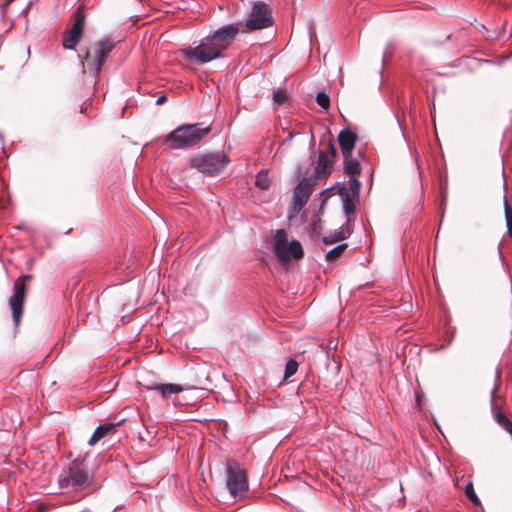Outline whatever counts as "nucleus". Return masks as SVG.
Listing matches in <instances>:
<instances>
[{"label":"nucleus","instance_id":"473e14b6","mask_svg":"<svg viewBox=\"0 0 512 512\" xmlns=\"http://www.w3.org/2000/svg\"><path fill=\"white\" fill-rule=\"evenodd\" d=\"M420 402H421V399H419V397L417 396V403H418V405H420Z\"/></svg>","mask_w":512,"mask_h":512},{"label":"nucleus","instance_id":"0eeeda50","mask_svg":"<svg viewBox=\"0 0 512 512\" xmlns=\"http://www.w3.org/2000/svg\"><path fill=\"white\" fill-rule=\"evenodd\" d=\"M273 251L281 263L288 262L291 259H300L304 254L300 242L294 240L289 243L287 232L283 229L276 231Z\"/></svg>","mask_w":512,"mask_h":512},{"label":"nucleus","instance_id":"7ed1b4c3","mask_svg":"<svg viewBox=\"0 0 512 512\" xmlns=\"http://www.w3.org/2000/svg\"><path fill=\"white\" fill-rule=\"evenodd\" d=\"M115 46V41L110 38H104L87 47L82 61L84 72L88 70L98 78L106 59Z\"/></svg>","mask_w":512,"mask_h":512},{"label":"nucleus","instance_id":"393cba45","mask_svg":"<svg viewBox=\"0 0 512 512\" xmlns=\"http://www.w3.org/2000/svg\"><path fill=\"white\" fill-rule=\"evenodd\" d=\"M349 186L352 194L358 197L361 189V182L359 181V179L356 178L355 176H350Z\"/></svg>","mask_w":512,"mask_h":512},{"label":"nucleus","instance_id":"f257e3e1","mask_svg":"<svg viewBox=\"0 0 512 512\" xmlns=\"http://www.w3.org/2000/svg\"><path fill=\"white\" fill-rule=\"evenodd\" d=\"M238 30L232 25H224L212 34L201 39L198 45L181 50L185 59L198 64H206L220 58L236 39Z\"/></svg>","mask_w":512,"mask_h":512},{"label":"nucleus","instance_id":"9d476101","mask_svg":"<svg viewBox=\"0 0 512 512\" xmlns=\"http://www.w3.org/2000/svg\"><path fill=\"white\" fill-rule=\"evenodd\" d=\"M316 185L315 177L303 178L294 188L291 212L297 214L308 202L313 187Z\"/></svg>","mask_w":512,"mask_h":512},{"label":"nucleus","instance_id":"4468645a","mask_svg":"<svg viewBox=\"0 0 512 512\" xmlns=\"http://www.w3.org/2000/svg\"><path fill=\"white\" fill-rule=\"evenodd\" d=\"M124 419H121L117 422H106L104 424L99 425L94 431L93 435L88 441L90 446L95 445L100 439L104 438L109 434H113L116 431V428L121 425Z\"/></svg>","mask_w":512,"mask_h":512},{"label":"nucleus","instance_id":"6e6552de","mask_svg":"<svg viewBox=\"0 0 512 512\" xmlns=\"http://www.w3.org/2000/svg\"><path fill=\"white\" fill-rule=\"evenodd\" d=\"M226 486L234 497L244 495L248 490V483L245 471L234 460L226 463Z\"/></svg>","mask_w":512,"mask_h":512},{"label":"nucleus","instance_id":"bb28decb","mask_svg":"<svg viewBox=\"0 0 512 512\" xmlns=\"http://www.w3.org/2000/svg\"><path fill=\"white\" fill-rule=\"evenodd\" d=\"M325 154H328V156H329L331 159H333V160L336 158V156H337V150H336L335 145H334L332 142H329V143H328L327 152H325Z\"/></svg>","mask_w":512,"mask_h":512},{"label":"nucleus","instance_id":"2f4dec72","mask_svg":"<svg viewBox=\"0 0 512 512\" xmlns=\"http://www.w3.org/2000/svg\"><path fill=\"white\" fill-rule=\"evenodd\" d=\"M494 397H495V390H493L491 393V398L493 399Z\"/></svg>","mask_w":512,"mask_h":512},{"label":"nucleus","instance_id":"b1692460","mask_svg":"<svg viewBox=\"0 0 512 512\" xmlns=\"http://www.w3.org/2000/svg\"><path fill=\"white\" fill-rule=\"evenodd\" d=\"M316 102L323 109L328 110L330 107V98L325 92H318L316 95Z\"/></svg>","mask_w":512,"mask_h":512},{"label":"nucleus","instance_id":"2eb2a0df","mask_svg":"<svg viewBox=\"0 0 512 512\" xmlns=\"http://www.w3.org/2000/svg\"><path fill=\"white\" fill-rule=\"evenodd\" d=\"M147 389L158 392L163 397V399L166 400L184 390L181 385L174 383L156 384L153 386H148Z\"/></svg>","mask_w":512,"mask_h":512},{"label":"nucleus","instance_id":"6ab92c4d","mask_svg":"<svg viewBox=\"0 0 512 512\" xmlns=\"http://www.w3.org/2000/svg\"><path fill=\"white\" fill-rule=\"evenodd\" d=\"M255 185L261 190L269 189L271 185V179L269 178L268 172L265 170H261L256 175Z\"/></svg>","mask_w":512,"mask_h":512},{"label":"nucleus","instance_id":"f03ea898","mask_svg":"<svg viewBox=\"0 0 512 512\" xmlns=\"http://www.w3.org/2000/svg\"><path fill=\"white\" fill-rule=\"evenodd\" d=\"M211 131L210 126L201 124H184L171 131L165 143L171 149H187L199 144Z\"/></svg>","mask_w":512,"mask_h":512},{"label":"nucleus","instance_id":"4be33fe9","mask_svg":"<svg viewBox=\"0 0 512 512\" xmlns=\"http://www.w3.org/2000/svg\"><path fill=\"white\" fill-rule=\"evenodd\" d=\"M465 494L467 498L474 504V505H480V499L478 498L477 494L475 493L474 487L471 482H469L465 486Z\"/></svg>","mask_w":512,"mask_h":512},{"label":"nucleus","instance_id":"9b49d317","mask_svg":"<svg viewBox=\"0 0 512 512\" xmlns=\"http://www.w3.org/2000/svg\"><path fill=\"white\" fill-rule=\"evenodd\" d=\"M25 299L26 290H15L14 294L9 298V306L12 311L13 322L16 326L20 323Z\"/></svg>","mask_w":512,"mask_h":512},{"label":"nucleus","instance_id":"aec40b11","mask_svg":"<svg viewBox=\"0 0 512 512\" xmlns=\"http://www.w3.org/2000/svg\"><path fill=\"white\" fill-rule=\"evenodd\" d=\"M347 247H348L347 244H340V245L334 247L333 249H331L330 251L327 252L326 260L330 261V262L336 261L338 258H340L343 255V253L346 251Z\"/></svg>","mask_w":512,"mask_h":512},{"label":"nucleus","instance_id":"cd10ccee","mask_svg":"<svg viewBox=\"0 0 512 512\" xmlns=\"http://www.w3.org/2000/svg\"><path fill=\"white\" fill-rule=\"evenodd\" d=\"M339 186H340V185H337V186H335V187H332V188H330V189H326V190L322 191V192H321V196L324 198V201H325V200L330 196L331 191H332V190H334V189H337V190H338V187H339Z\"/></svg>","mask_w":512,"mask_h":512},{"label":"nucleus","instance_id":"39448f33","mask_svg":"<svg viewBox=\"0 0 512 512\" xmlns=\"http://www.w3.org/2000/svg\"><path fill=\"white\" fill-rule=\"evenodd\" d=\"M273 17L269 6L263 2H255L248 14L246 21L231 24L239 33H249L272 26Z\"/></svg>","mask_w":512,"mask_h":512},{"label":"nucleus","instance_id":"a211bd4d","mask_svg":"<svg viewBox=\"0 0 512 512\" xmlns=\"http://www.w3.org/2000/svg\"><path fill=\"white\" fill-rule=\"evenodd\" d=\"M273 103L280 106L290 101V94L286 88H277L272 93Z\"/></svg>","mask_w":512,"mask_h":512},{"label":"nucleus","instance_id":"f3484780","mask_svg":"<svg viewBox=\"0 0 512 512\" xmlns=\"http://www.w3.org/2000/svg\"><path fill=\"white\" fill-rule=\"evenodd\" d=\"M360 171L361 166L357 159L352 158V155L344 158V172L348 176H356L360 173Z\"/></svg>","mask_w":512,"mask_h":512},{"label":"nucleus","instance_id":"ddd939ff","mask_svg":"<svg viewBox=\"0 0 512 512\" xmlns=\"http://www.w3.org/2000/svg\"><path fill=\"white\" fill-rule=\"evenodd\" d=\"M333 163L334 160L331 159L328 154H325L323 151L319 153L315 175L313 176L316 178V181L321 178H327L331 174Z\"/></svg>","mask_w":512,"mask_h":512},{"label":"nucleus","instance_id":"5701e85b","mask_svg":"<svg viewBox=\"0 0 512 512\" xmlns=\"http://www.w3.org/2000/svg\"><path fill=\"white\" fill-rule=\"evenodd\" d=\"M298 369V363L295 360H289L285 366L284 378L288 379L293 376Z\"/></svg>","mask_w":512,"mask_h":512},{"label":"nucleus","instance_id":"423d86ee","mask_svg":"<svg viewBox=\"0 0 512 512\" xmlns=\"http://www.w3.org/2000/svg\"><path fill=\"white\" fill-rule=\"evenodd\" d=\"M229 163L224 153L198 154L189 160V166L207 176H214L223 171Z\"/></svg>","mask_w":512,"mask_h":512},{"label":"nucleus","instance_id":"c85d7f7f","mask_svg":"<svg viewBox=\"0 0 512 512\" xmlns=\"http://www.w3.org/2000/svg\"><path fill=\"white\" fill-rule=\"evenodd\" d=\"M342 239H344V236L342 235V233H340V234H339V236H338L336 239H328L327 237H325V238L323 239V241H324V243H326V244H332V243H334L335 241H337V240H342Z\"/></svg>","mask_w":512,"mask_h":512},{"label":"nucleus","instance_id":"a878e982","mask_svg":"<svg viewBox=\"0 0 512 512\" xmlns=\"http://www.w3.org/2000/svg\"><path fill=\"white\" fill-rule=\"evenodd\" d=\"M33 278L32 275H23L21 277H19L15 284H14V288L15 289H18V288H25L26 284Z\"/></svg>","mask_w":512,"mask_h":512},{"label":"nucleus","instance_id":"c756f323","mask_svg":"<svg viewBox=\"0 0 512 512\" xmlns=\"http://www.w3.org/2000/svg\"><path fill=\"white\" fill-rule=\"evenodd\" d=\"M167 101V97L165 95H161L157 98L156 100V104L157 105H162L164 104L165 102Z\"/></svg>","mask_w":512,"mask_h":512},{"label":"nucleus","instance_id":"7c9ffc66","mask_svg":"<svg viewBox=\"0 0 512 512\" xmlns=\"http://www.w3.org/2000/svg\"><path fill=\"white\" fill-rule=\"evenodd\" d=\"M161 295H162L163 297H166L165 289H162V290H161Z\"/></svg>","mask_w":512,"mask_h":512},{"label":"nucleus","instance_id":"20e7f679","mask_svg":"<svg viewBox=\"0 0 512 512\" xmlns=\"http://www.w3.org/2000/svg\"><path fill=\"white\" fill-rule=\"evenodd\" d=\"M92 475L84 468L83 462L74 460L68 469L61 472L58 477L60 489L66 492L82 491L90 486Z\"/></svg>","mask_w":512,"mask_h":512},{"label":"nucleus","instance_id":"f8f14e48","mask_svg":"<svg viewBox=\"0 0 512 512\" xmlns=\"http://www.w3.org/2000/svg\"><path fill=\"white\" fill-rule=\"evenodd\" d=\"M357 139V135L349 129H344L339 132L338 142L343 158H347V156L352 155Z\"/></svg>","mask_w":512,"mask_h":512},{"label":"nucleus","instance_id":"dca6fc26","mask_svg":"<svg viewBox=\"0 0 512 512\" xmlns=\"http://www.w3.org/2000/svg\"><path fill=\"white\" fill-rule=\"evenodd\" d=\"M338 194L342 197L343 200V210L346 213V215H350L355 212L356 206L355 203L350 195L349 189L341 185L338 187Z\"/></svg>","mask_w":512,"mask_h":512},{"label":"nucleus","instance_id":"412c9836","mask_svg":"<svg viewBox=\"0 0 512 512\" xmlns=\"http://www.w3.org/2000/svg\"><path fill=\"white\" fill-rule=\"evenodd\" d=\"M504 213H505L507 232H508L509 237L512 238V208H511L510 204L508 203V200L506 199V197H504Z\"/></svg>","mask_w":512,"mask_h":512},{"label":"nucleus","instance_id":"1a4fd4ad","mask_svg":"<svg viewBox=\"0 0 512 512\" xmlns=\"http://www.w3.org/2000/svg\"><path fill=\"white\" fill-rule=\"evenodd\" d=\"M73 19L72 27L63 35V47L68 50H74L83 36L86 16L82 6L77 7Z\"/></svg>","mask_w":512,"mask_h":512}]
</instances>
